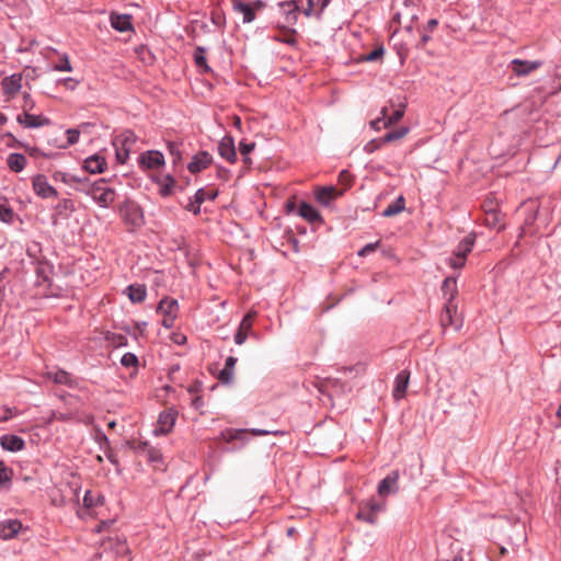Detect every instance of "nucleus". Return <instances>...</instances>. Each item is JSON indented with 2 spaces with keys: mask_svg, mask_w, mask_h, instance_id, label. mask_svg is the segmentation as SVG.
<instances>
[{
  "mask_svg": "<svg viewBox=\"0 0 561 561\" xmlns=\"http://www.w3.org/2000/svg\"><path fill=\"white\" fill-rule=\"evenodd\" d=\"M78 191L89 195L102 208H107L114 201L116 193L113 188L106 186V181L100 179L93 183L88 180L80 181V186L76 187Z\"/></svg>",
  "mask_w": 561,
  "mask_h": 561,
  "instance_id": "obj_1",
  "label": "nucleus"
},
{
  "mask_svg": "<svg viewBox=\"0 0 561 561\" xmlns=\"http://www.w3.org/2000/svg\"><path fill=\"white\" fill-rule=\"evenodd\" d=\"M543 62L541 60L513 59L510 62V68L517 77H524L540 68Z\"/></svg>",
  "mask_w": 561,
  "mask_h": 561,
  "instance_id": "obj_2",
  "label": "nucleus"
},
{
  "mask_svg": "<svg viewBox=\"0 0 561 561\" xmlns=\"http://www.w3.org/2000/svg\"><path fill=\"white\" fill-rule=\"evenodd\" d=\"M32 184L34 192L42 198H56L58 196L56 188L48 183L47 178L43 174L34 176Z\"/></svg>",
  "mask_w": 561,
  "mask_h": 561,
  "instance_id": "obj_3",
  "label": "nucleus"
},
{
  "mask_svg": "<svg viewBox=\"0 0 561 561\" xmlns=\"http://www.w3.org/2000/svg\"><path fill=\"white\" fill-rule=\"evenodd\" d=\"M178 412L175 410H167L160 413L157 427L153 431L156 435H165L170 433L175 424Z\"/></svg>",
  "mask_w": 561,
  "mask_h": 561,
  "instance_id": "obj_4",
  "label": "nucleus"
},
{
  "mask_svg": "<svg viewBox=\"0 0 561 561\" xmlns=\"http://www.w3.org/2000/svg\"><path fill=\"white\" fill-rule=\"evenodd\" d=\"M407 108L405 96H398L396 100H388V117H390L391 125L398 124L404 116Z\"/></svg>",
  "mask_w": 561,
  "mask_h": 561,
  "instance_id": "obj_5",
  "label": "nucleus"
},
{
  "mask_svg": "<svg viewBox=\"0 0 561 561\" xmlns=\"http://www.w3.org/2000/svg\"><path fill=\"white\" fill-rule=\"evenodd\" d=\"M16 121L24 128H38L43 126H49L51 121L43 115H33L28 113H21L18 115Z\"/></svg>",
  "mask_w": 561,
  "mask_h": 561,
  "instance_id": "obj_6",
  "label": "nucleus"
},
{
  "mask_svg": "<svg viewBox=\"0 0 561 561\" xmlns=\"http://www.w3.org/2000/svg\"><path fill=\"white\" fill-rule=\"evenodd\" d=\"M410 375L408 369H403L396 376L392 389V397L396 401L404 398L410 382Z\"/></svg>",
  "mask_w": 561,
  "mask_h": 561,
  "instance_id": "obj_7",
  "label": "nucleus"
},
{
  "mask_svg": "<svg viewBox=\"0 0 561 561\" xmlns=\"http://www.w3.org/2000/svg\"><path fill=\"white\" fill-rule=\"evenodd\" d=\"M381 506L373 501L363 504L357 512V518L365 520L369 524H375L378 520L381 512Z\"/></svg>",
  "mask_w": 561,
  "mask_h": 561,
  "instance_id": "obj_8",
  "label": "nucleus"
},
{
  "mask_svg": "<svg viewBox=\"0 0 561 561\" xmlns=\"http://www.w3.org/2000/svg\"><path fill=\"white\" fill-rule=\"evenodd\" d=\"M122 211L125 222L133 228L140 227L144 224V215L139 206L129 204Z\"/></svg>",
  "mask_w": 561,
  "mask_h": 561,
  "instance_id": "obj_9",
  "label": "nucleus"
},
{
  "mask_svg": "<svg viewBox=\"0 0 561 561\" xmlns=\"http://www.w3.org/2000/svg\"><path fill=\"white\" fill-rule=\"evenodd\" d=\"M23 529L19 519H5L0 523V537L3 540L13 539Z\"/></svg>",
  "mask_w": 561,
  "mask_h": 561,
  "instance_id": "obj_10",
  "label": "nucleus"
},
{
  "mask_svg": "<svg viewBox=\"0 0 561 561\" xmlns=\"http://www.w3.org/2000/svg\"><path fill=\"white\" fill-rule=\"evenodd\" d=\"M256 316L255 311L248 312L240 322L239 329L234 335V342L238 345H241L245 342L249 332L252 329V321Z\"/></svg>",
  "mask_w": 561,
  "mask_h": 561,
  "instance_id": "obj_11",
  "label": "nucleus"
},
{
  "mask_svg": "<svg viewBox=\"0 0 561 561\" xmlns=\"http://www.w3.org/2000/svg\"><path fill=\"white\" fill-rule=\"evenodd\" d=\"M343 194V191L334 186H323L316 191V199L323 206H329L331 202Z\"/></svg>",
  "mask_w": 561,
  "mask_h": 561,
  "instance_id": "obj_12",
  "label": "nucleus"
},
{
  "mask_svg": "<svg viewBox=\"0 0 561 561\" xmlns=\"http://www.w3.org/2000/svg\"><path fill=\"white\" fill-rule=\"evenodd\" d=\"M139 162L147 169H156L164 164V157L160 151L149 150L139 157Z\"/></svg>",
  "mask_w": 561,
  "mask_h": 561,
  "instance_id": "obj_13",
  "label": "nucleus"
},
{
  "mask_svg": "<svg viewBox=\"0 0 561 561\" xmlns=\"http://www.w3.org/2000/svg\"><path fill=\"white\" fill-rule=\"evenodd\" d=\"M219 154L227 161L233 163L237 160L234 141L231 136H225L218 145Z\"/></svg>",
  "mask_w": 561,
  "mask_h": 561,
  "instance_id": "obj_14",
  "label": "nucleus"
},
{
  "mask_svg": "<svg viewBox=\"0 0 561 561\" xmlns=\"http://www.w3.org/2000/svg\"><path fill=\"white\" fill-rule=\"evenodd\" d=\"M211 156L207 151H201L195 154L188 163L187 169L191 173H198L211 163Z\"/></svg>",
  "mask_w": 561,
  "mask_h": 561,
  "instance_id": "obj_15",
  "label": "nucleus"
},
{
  "mask_svg": "<svg viewBox=\"0 0 561 561\" xmlns=\"http://www.w3.org/2000/svg\"><path fill=\"white\" fill-rule=\"evenodd\" d=\"M2 91L8 96H13L22 88V76L14 73L5 77L1 82Z\"/></svg>",
  "mask_w": 561,
  "mask_h": 561,
  "instance_id": "obj_16",
  "label": "nucleus"
},
{
  "mask_svg": "<svg viewBox=\"0 0 561 561\" xmlns=\"http://www.w3.org/2000/svg\"><path fill=\"white\" fill-rule=\"evenodd\" d=\"M0 445L4 450L8 451H20L25 447V443L22 437L13 434H5L0 437Z\"/></svg>",
  "mask_w": 561,
  "mask_h": 561,
  "instance_id": "obj_17",
  "label": "nucleus"
},
{
  "mask_svg": "<svg viewBox=\"0 0 561 561\" xmlns=\"http://www.w3.org/2000/svg\"><path fill=\"white\" fill-rule=\"evenodd\" d=\"M83 168L92 174L102 173L106 169V160L100 154H93L84 160Z\"/></svg>",
  "mask_w": 561,
  "mask_h": 561,
  "instance_id": "obj_18",
  "label": "nucleus"
},
{
  "mask_svg": "<svg viewBox=\"0 0 561 561\" xmlns=\"http://www.w3.org/2000/svg\"><path fill=\"white\" fill-rule=\"evenodd\" d=\"M411 130V124L403 122L401 125H391L390 117H388V142L399 140L407 136Z\"/></svg>",
  "mask_w": 561,
  "mask_h": 561,
  "instance_id": "obj_19",
  "label": "nucleus"
},
{
  "mask_svg": "<svg viewBox=\"0 0 561 561\" xmlns=\"http://www.w3.org/2000/svg\"><path fill=\"white\" fill-rule=\"evenodd\" d=\"M474 242H476V236L468 234L459 241V243L454 249L453 253L456 256L461 257L467 261V256L472 251Z\"/></svg>",
  "mask_w": 561,
  "mask_h": 561,
  "instance_id": "obj_20",
  "label": "nucleus"
},
{
  "mask_svg": "<svg viewBox=\"0 0 561 561\" xmlns=\"http://www.w3.org/2000/svg\"><path fill=\"white\" fill-rule=\"evenodd\" d=\"M154 182L159 186V193L161 196L167 197L173 194L175 187V180L172 175L165 174L154 179Z\"/></svg>",
  "mask_w": 561,
  "mask_h": 561,
  "instance_id": "obj_21",
  "label": "nucleus"
},
{
  "mask_svg": "<svg viewBox=\"0 0 561 561\" xmlns=\"http://www.w3.org/2000/svg\"><path fill=\"white\" fill-rule=\"evenodd\" d=\"M46 376L48 379H51L55 383L66 385L70 388H75L77 386V380L73 379L69 373L61 369L55 371H47Z\"/></svg>",
  "mask_w": 561,
  "mask_h": 561,
  "instance_id": "obj_22",
  "label": "nucleus"
},
{
  "mask_svg": "<svg viewBox=\"0 0 561 561\" xmlns=\"http://www.w3.org/2000/svg\"><path fill=\"white\" fill-rule=\"evenodd\" d=\"M233 11L242 14V22L248 24L255 20V12L249 3H244L240 0H232Z\"/></svg>",
  "mask_w": 561,
  "mask_h": 561,
  "instance_id": "obj_23",
  "label": "nucleus"
},
{
  "mask_svg": "<svg viewBox=\"0 0 561 561\" xmlns=\"http://www.w3.org/2000/svg\"><path fill=\"white\" fill-rule=\"evenodd\" d=\"M111 25L118 32H126L133 28L130 15L112 13L110 16Z\"/></svg>",
  "mask_w": 561,
  "mask_h": 561,
  "instance_id": "obj_24",
  "label": "nucleus"
},
{
  "mask_svg": "<svg viewBox=\"0 0 561 561\" xmlns=\"http://www.w3.org/2000/svg\"><path fill=\"white\" fill-rule=\"evenodd\" d=\"M299 215L310 224L321 222L320 213L310 204L302 202L298 209Z\"/></svg>",
  "mask_w": 561,
  "mask_h": 561,
  "instance_id": "obj_25",
  "label": "nucleus"
},
{
  "mask_svg": "<svg viewBox=\"0 0 561 561\" xmlns=\"http://www.w3.org/2000/svg\"><path fill=\"white\" fill-rule=\"evenodd\" d=\"M237 363V358L233 356H229L226 359L225 367L220 370L218 375V379L222 383H230L233 379V369Z\"/></svg>",
  "mask_w": 561,
  "mask_h": 561,
  "instance_id": "obj_26",
  "label": "nucleus"
},
{
  "mask_svg": "<svg viewBox=\"0 0 561 561\" xmlns=\"http://www.w3.org/2000/svg\"><path fill=\"white\" fill-rule=\"evenodd\" d=\"M280 10L286 15V20L288 22L297 20V13L299 11V5L296 0H287L278 3Z\"/></svg>",
  "mask_w": 561,
  "mask_h": 561,
  "instance_id": "obj_27",
  "label": "nucleus"
},
{
  "mask_svg": "<svg viewBox=\"0 0 561 561\" xmlns=\"http://www.w3.org/2000/svg\"><path fill=\"white\" fill-rule=\"evenodd\" d=\"M8 168L12 172H21L26 165V158L21 153H10L7 160Z\"/></svg>",
  "mask_w": 561,
  "mask_h": 561,
  "instance_id": "obj_28",
  "label": "nucleus"
},
{
  "mask_svg": "<svg viewBox=\"0 0 561 561\" xmlns=\"http://www.w3.org/2000/svg\"><path fill=\"white\" fill-rule=\"evenodd\" d=\"M454 300V293L446 298V304L443 308V313L440 318V325H453V313L456 312V307L451 306V301Z\"/></svg>",
  "mask_w": 561,
  "mask_h": 561,
  "instance_id": "obj_29",
  "label": "nucleus"
},
{
  "mask_svg": "<svg viewBox=\"0 0 561 561\" xmlns=\"http://www.w3.org/2000/svg\"><path fill=\"white\" fill-rule=\"evenodd\" d=\"M126 293H127L128 298L133 302H141L145 300V298L147 296V290H146L145 285H129L126 288Z\"/></svg>",
  "mask_w": 561,
  "mask_h": 561,
  "instance_id": "obj_30",
  "label": "nucleus"
},
{
  "mask_svg": "<svg viewBox=\"0 0 561 561\" xmlns=\"http://www.w3.org/2000/svg\"><path fill=\"white\" fill-rule=\"evenodd\" d=\"M179 308L178 301L175 299L163 298L158 306V311L163 313V316L176 314V310Z\"/></svg>",
  "mask_w": 561,
  "mask_h": 561,
  "instance_id": "obj_31",
  "label": "nucleus"
},
{
  "mask_svg": "<svg viewBox=\"0 0 561 561\" xmlns=\"http://www.w3.org/2000/svg\"><path fill=\"white\" fill-rule=\"evenodd\" d=\"M405 209V198L402 194L398 195L396 199L388 204V217L400 214Z\"/></svg>",
  "mask_w": 561,
  "mask_h": 561,
  "instance_id": "obj_32",
  "label": "nucleus"
},
{
  "mask_svg": "<svg viewBox=\"0 0 561 561\" xmlns=\"http://www.w3.org/2000/svg\"><path fill=\"white\" fill-rule=\"evenodd\" d=\"M14 216L13 209L7 205L3 198H0V220L5 224H12Z\"/></svg>",
  "mask_w": 561,
  "mask_h": 561,
  "instance_id": "obj_33",
  "label": "nucleus"
},
{
  "mask_svg": "<svg viewBox=\"0 0 561 561\" xmlns=\"http://www.w3.org/2000/svg\"><path fill=\"white\" fill-rule=\"evenodd\" d=\"M501 224V213L496 208L486 209L485 225L491 228H497Z\"/></svg>",
  "mask_w": 561,
  "mask_h": 561,
  "instance_id": "obj_34",
  "label": "nucleus"
},
{
  "mask_svg": "<svg viewBox=\"0 0 561 561\" xmlns=\"http://www.w3.org/2000/svg\"><path fill=\"white\" fill-rule=\"evenodd\" d=\"M53 176H54L55 181H60V182H62L65 184H69V185L72 183H77L78 186H80V181H82L81 179L77 178L76 175L67 173V172H62V171H56Z\"/></svg>",
  "mask_w": 561,
  "mask_h": 561,
  "instance_id": "obj_35",
  "label": "nucleus"
},
{
  "mask_svg": "<svg viewBox=\"0 0 561 561\" xmlns=\"http://www.w3.org/2000/svg\"><path fill=\"white\" fill-rule=\"evenodd\" d=\"M13 471L3 461H0V486H4L12 480Z\"/></svg>",
  "mask_w": 561,
  "mask_h": 561,
  "instance_id": "obj_36",
  "label": "nucleus"
},
{
  "mask_svg": "<svg viewBox=\"0 0 561 561\" xmlns=\"http://www.w3.org/2000/svg\"><path fill=\"white\" fill-rule=\"evenodd\" d=\"M442 291L444 293L445 298H448L451 293H454L455 296L457 293L456 278L446 277L442 284Z\"/></svg>",
  "mask_w": 561,
  "mask_h": 561,
  "instance_id": "obj_37",
  "label": "nucleus"
},
{
  "mask_svg": "<svg viewBox=\"0 0 561 561\" xmlns=\"http://www.w3.org/2000/svg\"><path fill=\"white\" fill-rule=\"evenodd\" d=\"M66 134H67V142L59 146V148H61V149H66L69 146H72L79 141V137H80L79 129L69 128L66 130Z\"/></svg>",
  "mask_w": 561,
  "mask_h": 561,
  "instance_id": "obj_38",
  "label": "nucleus"
},
{
  "mask_svg": "<svg viewBox=\"0 0 561 561\" xmlns=\"http://www.w3.org/2000/svg\"><path fill=\"white\" fill-rule=\"evenodd\" d=\"M386 142V136H382V137H378V138H373L371 140H369L366 145H365V151L368 152V153H373L375 152L376 150L382 148V146L385 145Z\"/></svg>",
  "mask_w": 561,
  "mask_h": 561,
  "instance_id": "obj_39",
  "label": "nucleus"
},
{
  "mask_svg": "<svg viewBox=\"0 0 561 561\" xmlns=\"http://www.w3.org/2000/svg\"><path fill=\"white\" fill-rule=\"evenodd\" d=\"M217 192H206L204 188H198L194 195V202L198 205L204 203L206 199H215Z\"/></svg>",
  "mask_w": 561,
  "mask_h": 561,
  "instance_id": "obj_40",
  "label": "nucleus"
},
{
  "mask_svg": "<svg viewBox=\"0 0 561 561\" xmlns=\"http://www.w3.org/2000/svg\"><path fill=\"white\" fill-rule=\"evenodd\" d=\"M245 430H227L222 433V438L230 443L234 439H243V435L245 434Z\"/></svg>",
  "mask_w": 561,
  "mask_h": 561,
  "instance_id": "obj_41",
  "label": "nucleus"
},
{
  "mask_svg": "<svg viewBox=\"0 0 561 561\" xmlns=\"http://www.w3.org/2000/svg\"><path fill=\"white\" fill-rule=\"evenodd\" d=\"M204 54L205 49L203 47H197L194 53V59L197 67L204 68V70L207 71L209 70V67L206 64V58Z\"/></svg>",
  "mask_w": 561,
  "mask_h": 561,
  "instance_id": "obj_42",
  "label": "nucleus"
},
{
  "mask_svg": "<svg viewBox=\"0 0 561 561\" xmlns=\"http://www.w3.org/2000/svg\"><path fill=\"white\" fill-rule=\"evenodd\" d=\"M370 128L377 131L386 128V106L381 107L380 117H377L370 122Z\"/></svg>",
  "mask_w": 561,
  "mask_h": 561,
  "instance_id": "obj_43",
  "label": "nucleus"
},
{
  "mask_svg": "<svg viewBox=\"0 0 561 561\" xmlns=\"http://www.w3.org/2000/svg\"><path fill=\"white\" fill-rule=\"evenodd\" d=\"M53 69L55 71H72V66L70 64L69 57L66 54H64Z\"/></svg>",
  "mask_w": 561,
  "mask_h": 561,
  "instance_id": "obj_44",
  "label": "nucleus"
},
{
  "mask_svg": "<svg viewBox=\"0 0 561 561\" xmlns=\"http://www.w3.org/2000/svg\"><path fill=\"white\" fill-rule=\"evenodd\" d=\"M399 478V472L397 470L388 473V495L397 493L398 488L396 486V482Z\"/></svg>",
  "mask_w": 561,
  "mask_h": 561,
  "instance_id": "obj_45",
  "label": "nucleus"
},
{
  "mask_svg": "<svg viewBox=\"0 0 561 561\" xmlns=\"http://www.w3.org/2000/svg\"><path fill=\"white\" fill-rule=\"evenodd\" d=\"M19 148L24 149L31 157L38 158V157H47L46 153H44L41 149L37 147H32L24 142H19Z\"/></svg>",
  "mask_w": 561,
  "mask_h": 561,
  "instance_id": "obj_46",
  "label": "nucleus"
},
{
  "mask_svg": "<svg viewBox=\"0 0 561 561\" xmlns=\"http://www.w3.org/2000/svg\"><path fill=\"white\" fill-rule=\"evenodd\" d=\"M446 263L454 270H460L465 266L466 260L456 256L454 253L446 259Z\"/></svg>",
  "mask_w": 561,
  "mask_h": 561,
  "instance_id": "obj_47",
  "label": "nucleus"
},
{
  "mask_svg": "<svg viewBox=\"0 0 561 561\" xmlns=\"http://www.w3.org/2000/svg\"><path fill=\"white\" fill-rule=\"evenodd\" d=\"M121 364L124 367H135L138 364V358L133 353H126L122 356Z\"/></svg>",
  "mask_w": 561,
  "mask_h": 561,
  "instance_id": "obj_48",
  "label": "nucleus"
},
{
  "mask_svg": "<svg viewBox=\"0 0 561 561\" xmlns=\"http://www.w3.org/2000/svg\"><path fill=\"white\" fill-rule=\"evenodd\" d=\"M21 107L23 110L22 113H28L35 107V101L32 99L30 93H23V103Z\"/></svg>",
  "mask_w": 561,
  "mask_h": 561,
  "instance_id": "obj_49",
  "label": "nucleus"
},
{
  "mask_svg": "<svg viewBox=\"0 0 561 561\" xmlns=\"http://www.w3.org/2000/svg\"><path fill=\"white\" fill-rule=\"evenodd\" d=\"M168 150H169L170 154L173 157L174 163L181 161L182 154H181L180 147L178 144L168 142Z\"/></svg>",
  "mask_w": 561,
  "mask_h": 561,
  "instance_id": "obj_50",
  "label": "nucleus"
},
{
  "mask_svg": "<svg viewBox=\"0 0 561 561\" xmlns=\"http://www.w3.org/2000/svg\"><path fill=\"white\" fill-rule=\"evenodd\" d=\"M383 53H385L383 47L379 46L378 48L374 49L369 54L363 56L362 59L366 60V61H375V60L379 59L380 57H382Z\"/></svg>",
  "mask_w": 561,
  "mask_h": 561,
  "instance_id": "obj_51",
  "label": "nucleus"
},
{
  "mask_svg": "<svg viewBox=\"0 0 561 561\" xmlns=\"http://www.w3.org/2000/svg\"><path fill=\"white\" fill-rule=\"evenodd\" d=\"M254 142L241 141L239 144L240 153L244 157V161H248V154L254 149Z\"/></svg>",
  "mask_w": 561,
  "mask_h": 561,
  "instance_id": "obj_52",
  "label": "nucleus"
},
{
  "mask_svg": "<svg viewBox=\"0 0 561 561\" xmlns=\"http://www.w3.org/2000/svg\"><path fill=\"white\" fill-rule=\"evenodd\" d=\"M379 242H375V243H368L366 244L365 247H363L358 252V256H366L368 255L369 253H373L376 248L378 247Z\"/></svg>",
  "mask_w": 561,
  "mask_h": 561,
  "instance_id": "obj_53",
  "label": "nucleus"
},
{
  "mask_svg": "<svg viewBox=\"0 0 561 561\" xmlns=\"http://www.w3.org/2000/svg\"><path fill=\"white\" fill-rule=\"evenodd\" d=\"M136 141L135 135L131 131H127L124 134V139L122 141V145L124 148H129L134 145Z\"/></svg>",
  "mask_w": 561,
  "mask_h": 561,
  "instance_id": "obj_54",
  "label": "nucleus"
},
{
  "mask_svg": "<svg viewBox=\"0 0 561 561\" xmlns=\"http://www.w3.org/2000/svg\"><path fill=\"white\" fill-rule=\"evenodd\" d=\"M60 83L68 90H75L79 84V81L73 78H65L60 80Z\"/></svg>",
  "mask_w": 561,
  "mask_h": 561,
  "instance_id": "obj_55",
  "label": "nucleus"
},
{
  "mask_svg": "<svg viewBox=\"0 0 561 561\" xmlns=\"http://www.w3.org/2000/svg\"><path fill=\"white\" fill-rule=\"evenodd\" d=\"M148 458L151 462H158L161 460V453L157 448H149L148 449Z\"/></svg>",
  "mask_w": 561,
  "mask_h": 561,
  "instance_id": "obj_56",
  "label": "nucleus"
},
{
  "mask_svg": "<svg viewBox=\"0 0 561 561\" xmlns=\"http://www.w3.org/2000/svg\"><path fill=\"white\" fill-rule=\"evenodd\" d=\"M129 154V148L117 149L116 150V158L119 162L124 163Z\"/></svg>",
  "mask_w": 561,
  "mask_h": 561,
  "instance_id": "obj_57",
  "label": "nucleus"
},
{
  "mask_svg": "<svg viewBox=\"0 0 561 561\" xmlns=\"http://www.w3.org/2000/svg\"><path fill=\"white\" fill-rule=\"evenodd\" d=\"M254 12L261 11L265 8V2L263 0H254L249 3Z\"/></svg>",
  "mask_w": 561,
  "mask_h": 561,
  "instance_id": "obj_58",
  "label": "nucleus"
},
{
  "mask_svg": "<svg viewBox=\"0 0 561 561\" xmlns=\"http://www.w3.org/2000/svg\"><path fill=\"white\" fill-rule=\"evenodd\" d=\"M438 25L437 19H430L425 26L422 27V30L426 32H432L435 30V27Z\"/></svg>",
  "mask_w": 561,
  "mask_h": 561,
  "instance_id": "obj_59",
  "label": "nucleus"
},
{
  "mask_svg": "<svg viewBox=\"0 0 561 561\" xmlns=\"http://www.w3.org/2000/svg\"><path fill=\"white\" fill-rule=\"evenodd\" d=\"M175 318H176V314L164 316V318L162 320V325L165 328H172L174 324Z\"/></svg>",
  "mask_w": 561,
  "mask_h": 561,
  "instance_id": "obj_60",
  "label": "nucleus"
},
{
  "mask_svg": "<svg viewBox=\"0 0 561 561\" xmlns=\"http://www.w3.org/2000/svg\"><path fill=\"white\" fill-rule=\"evenodd\" d=\"M187 209L190 211H193L194 215H197L201 210V205L196 204L194 202V198L190 202L188 206H187Z\"/></svg>",
  "mask_w": 561,
  "mask_h": 561,
  "instance_id": "obj_61",
  "label": "nucleus"
},
{
  "mask_svg": "<svg viewBox=\"0 0 561 561\" xmlns=\"http://www.w3.org/2000/svg\"><path fill=\"white\" fill-rule=\"evenodd\" d=\"M83 503L87 507H91L94 505L93 500L91 497V492L88 491L83 497Z\"/></svg>",
  "mask_w": 561,
  "mask_h": 561,
  "instance_id": "obj_62",
  "label": "nucleus"
},
{
  "mask_svg": "<svg viewBox=\"0 0 561 561\" xmlns=\"http://www.w3.org/2000/svg\"><path fill=\"white\" fill-rule=\"evenodd\" d=\"M420 33H421V43H422V45H425L431 39L430 32L420 30Z\"/></svg>",
  "mask_w": 561,
  "mask_h": 561,
  "instance_id": "obj_63",
  "label": "nucleus"
},
{
  "mask_svg": "<svg viewBox=\"0 0 561 561\" xmlns=\"http://www.w3.org/2000/svg\"><path fill=\"white\" fill-rule=\"evenodd\" d=\"M377 491L380 495H382L386 492V478L381 479L378 482Z\"/></svg>",
  "mask_w": 561,
  "mask_h": 561,
  "instance_id": "obj_64",
  "label": "nucleus"
}]
</instances>
